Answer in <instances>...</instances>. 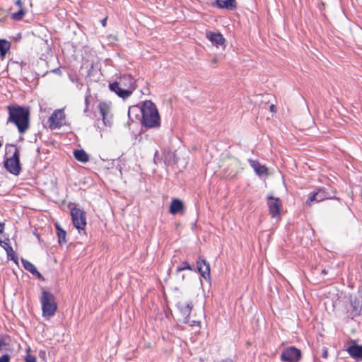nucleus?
<instances>
[{
	"label": "nucleus",
	"mask_w": 362,
	"mask_h": 362,
	"mask_svg": "<svg viewBox=\"0 0 362 362\" xmlns=\"http://www.w3.org/2000/svg\"><path fill=\"white\" fill-rule=\"evenodd\" d=\"M8 117L6 123L14 124L19 133L24 134L30 127V110L25 106L18 105H8Z\"/></svg>",
	"instance_id": "nucleus-1"
},
{
	"label": "nucleus",
	"mask_w": 362,
	"mask_h": 362,
	"mask_svg": "<svg viewBox=\"0 0 362 362\" xmlns=\"http://www.w3.org/2000/svg\"><path fill=\"white\" fill-rule=\"evenodd\" d=\"M142 124L148 128H158L160 126V118L156 105L150 100L145 101L141 108Z\"/></svg>",
	"instance_id": "nucleus-2"
},
{
	"label": "nucleus",
	"mask_w": 362,
	"mask_h": 362,
	"mask_svg": "<svg viewBox=\"0 0 362 362\" xmlns=\"http://www.w3.org/2000/svg\"><path fill=\"white\" fill-rule=\"evenodd\" d=\"M8 147L13 148L14 151L11 157L5 159L4 166L8 173L14 175H18L22 170L20 162V151L16 145L6 144V149L7 150Z\"/></svg>",
	"instance_id": "nucleus-3"
},
{
	"label": "nucleus",
	"mask_w": 362,
	"mask_h": 362,
	"mask_svg": "<svg viewBox=\"0 0 362 362\" xmlns=\"http://www.w3.org/2000/svg\"><path fill=\"white\" fill-rule=\"evenodd\" d=\"M40 301L42 303V315L44 317L53 316L57 309L54 296L49 291H44L42 293Z\"/></svg>",
	"instance_id": "nucleus-4"
},
{
	"label": "nucleus",
	"mask_w": 362,
	"mask_h": 362,
	"mask_svg": "<svg viewBox=\"0 0 362 362\" xmlns=\"http://www.w3.org/2000/svg\"><path fill=\"white\" fill-rule=\"evenodd\" d=\"M71 216L73 225L79 233L84 231L86 226V215L85 211L76 206L71 208Z\"/></svg>",
	"instance_id": "nucleus-5"
},
{
	"label": "nucleus",
	"mask_w": 362,
	"mask_h": 362,
	"mask_svg": "<svg viewBox=\"0 0 362 362\" xmlns=\"http://www.w3.org/2000/svg\"><path fill=\"white\" fill-rule=\"evenodd\" d=\"M329 187H321L317 189V191L312 194L308 199L306 201L308 205H310L311 202H320L325 199H332L334 195V193H331Z\"/></svg>",
	"instance_id": "nucleus-6"
},
{
	"label": "nucleus",
	"mask_w": 362,
	"mask_h": 362,
	"mask_svg": "<svg viewBox=\"0 0 362 362\" xmlns=\"http://www.w3.org/2000/svg\"><path fill=\"white\" fill-rule=\"evenodd\" d=\"M300 358V350L293 346L284 349L281 354V360L283 362H299Z\"/></svg>",
	"instance_id": "nucleus-7"
},
{
	"label": "nucleus",
	"mask_w": 362,
	"mask_h": 362,
	"mask_svg": "<svg viewBox=\"0 0 362 362\" xmlns=\"http://www.w3.org/2000/svg\"><path fill=\"white\" fill-rule=\"evenodd\" d=\"M98 109L104 125L111 127L112 117L111 115V103L102 101L98 105Z\"/></svg>",
	"instance_id": "nucleus-8"
},
{
	"label": "nucleus",
	"mask_w": 362,
	"mask_h": 362,
	"mask_svg": "<svg viewBox=\"0 0 362 362\" xmlns=\"http://www.w3.org/2000/svg\"><path fill=\"white\" fill-rule=\"evenodd\" d=\"M196 264L197 269L200 275L205 280H209L211 279V269L209 263L203 256L199 255L196 260Z\"/></svg>",
	"instance_id": "nucleus-9"
},
{
	"label": "nucleus",
	"mask_w": 362,
	"mask_h": 362,
	"mask_svg": "<svg viewBox=\"0 0 362 362\" xmlns=\"http://www.w3.org/2000/svg\"><path fill=\"white\" fill-rule=\"evenodd\" d=\"M267 205L269 207V214L272 218L280 217V209L281 204L279 198L274 197L272 195L267 197Z\"/></svg>",
	"instance_id": "nucleus-10"
},
{
	"label": "nucleus",
	"mask_w": 362,
	"mask_h": 362,
	"mask_svg": "<svg viewBox=\"0 0 362 362\" xmlns=\"http://www.w3.org/2000/svg\"><path fill=\"white\" fill-rule=\"evenodd\" d=\"M176 307L183 317L182 322L184 324H189L190 315L193 308L192 301H179L177 303Z\"/></svg>",
	"instance_id": "nucleus-11"
},
{
	"label": "nucleus",
	"mask_w": 362,
	"mask_h": 362,
	"mask_svg": "<svg viewBox=\"0 0 362 362\" xmlns=\"http://www.w3.org/2000/svg\"><path fill=\"white\" fill-rule=\"evenodd\" d=\"M65 115L63 110H54L48 119L50 129H55L62 127Z\"/></svg>",
	"instance_id": "nucleus-12"
},
{
	"label": "nucleus",
	"mask_w": 362,
	"mask_h": 362,
	"mask_svg": "<svg viewBox=\"0 0 362 362\" xmlns=\"http://www.w3.org/2000/svg\"><path fill=\"white\" fill-rule=\"evenodd\" d=\"M119 84L122 86L124 90H130L131 94L135 89L136 81L129 74H125L121 76L118 81Z\"/></svg>",
	"instance_id": "nucleus-13"
},
{
	"label": "nucleus",
	"mask_w": 362,
	"mask_h": 362,
	"mask_svg": "<svg viewBox=\"0 0 362 362\" xmlns=\"http://www.w3.org/2000/svg\"><path fill=\"white\" fill-rule=\"evenodd\" d=\"M109 88L111 91L115 93L119 97L124 99L131 95V90L122 88V86L119 84L118 81L110 83Z\"/></svg>",
	"instance_id": "nucleus-14"
},
{
	"label": "nucleus",
	"mask_w": 362,
	"mask_h": 362,
	"mask_svg": "<svg viewBox=\"0 0 362 362\" xmlns=\"http://www.w3.org/2000/svg\"><path fill=\"white\" fill-rule=\"evenodd\" d=\"M247 161L258 176L268 175V168L265 165H261L258 160L249 158Z\"/></svg>",
	"instance_id": "nucleus-15"
},
{
	"label": "nucleus",
	"mask_w": 362,
	"mask_h": 362,
	"mask_svg": "<svg viewBox=\"0 0 362 362\" xmlns=\"http://www.w3.org/2000/svg\"><path fill=\"white\" fill-rule=\"evenodd\" d=\"M206 37L216 47L223 45L226 42L225 38L221 33L209 32L206 33Z\"/></svg>",
	"instance_id": "nucleus-16"
},
{
	"label": "nucleus",
	"mask_w": 362,
	"mask_h": 362,
	"mask_svg": "<svg viewBox=\"0 0 362 362\" xmlns=\"http://www.w3.org/2000/svg\"><path fill=\"white\" fill-rule=\"evenodd\" d=\"M216 6L220 8L235 10L237 8L236 0H216Z\"/></svg>",
	"instance_id": "nucleus-17"
},
{
	"label": "nucleus",
	"mask_w": 362,
	"mask_h": 362,
	"mask_svg": "<svg viewBox=\"0 0 362 362\" xmlns=\"http://www.w3.org/2000/svg\"><path fill=\"white\" fill-rule=\"evenodd\" d=\"M348 353L351 356L356 359H362V346L361 345H351L349 346Z\"/></svg>",
	"instance_id": "nucleus-18"
},
{
	"label": "nucleus",
	"mask_w": 362,
	"mask_h": 362,
	"mask_svg": "<svg viewBox=\"0 0 362 362\" xmlns=\"http://www.w3.org/2000/svg\"><path fill=\"white\" fill-rule=\"evenodd\" d=\"M183 209L184 205L180 199H173L170 206V213L171 214L175 215L182 211Z\"/></svg>",
	"instance_id": "nucleus-19"
},
{
	"label": "nucleus",
	"mask_w": 362,
	"mask_h": 362,
	"mask_svg": "<svg viewBox=\"0 0 362 362\" xmlns=\"http://www.w3.org/2000/svg\"><path fill=\"white\" fill-rule=\"evenodd\" d=\"M11 42L5 39H0V60H4L11 48Z\"/></svg>",
	"instance_id": "nucleus-20"
},
{
	"label": "nucleus",
	"mask_w": 362,
	"mask_h": 362,
	"mask_svg": "<svg viewBox=\"0 0 362 362\" xmlns=\"http://www.w3.org/2000/svg\"><path fill=\"white\" fill-rule=\"evenodd\" d=\"M74 156L76 160L81 163H86L89 160L88 155L83 149L75 150L74 152Z\"/></svg>",
	"instance_id": "nucleus-21"
},
{
	"label": "nucleus",
	"mask_w": 362,
	"mask_h": 362,
	"mask_svg": "<svg viewBox=\"0 0 362 362\" xmlns=\"http://www.w3.org/2000/svg\"><path fill=\"white\" fill-rule=\"evenodd\" d=\"M56 230H57V235L58 238V242L60 245H64L66 243V232L60 227L59 224H56Z\"/></svg>",
	"instance_id": "nucleus-22"
},
{
	"label": "nucleus",
	"mask_w": 362,
	"mask_h": 362,
	"mask_svg": "<svg viewBox=\"0 0 362 362\" xmlns=\"http://www.w3.org/2000/svg\"><path fill=\"white\" fill-rule=\"evenodd\" d=\"M351 307L352 308L351 311V315L353 316H358L360 314L361 311V305L358 300L355 299L354 300H351Z\"/></svg>",
	"instance_id": "nucleus-23"
},
{
	"label": "nucleus",
	"mask_w": 362,
	"mask_h": 362,
	"mask_svg": "<svg viewBox=\"0 0 362 362\" xmlns=\"http://www.w3.org/2000/svg\"><path fill=\"white\" fill-rule=\"evenodd\" d=\"M185 269L196 272V269L191 264H189L188 262L184 261L181 262L179 267H177L176 273L178 274L179 272H182Z\"/></svg>",
	"instance_id": "nucleus-24"
},
{
	"label": "nucleus",
	"mask_w": 362,
	"mask_h": 362,
	"mask_svg": "<svg viewBox=\"0 0 362 362\" xmlns=\"http://www.w3.org/2000/svg\"><path fill=\"white\" fill-rule=\"evenodd\" d=\"M21 262L24 269L33 274L37 269L35 266L28 260L21 258Z\"/></svg>",
	"instance_id": "nucleus-25"
},
{
	"label": "nucleus",
	"mask_w": 362,
	"mask_h": 362,
	"mask_svg": "<svg viewBox=\"0 0 362 362\" xmlns=\"http://www.w3.org/2000/svg\"><path fill=\"white\" fill-rule=\"evenodd\" d=\"M6 254L8 259H11L16 264H18V258L17 255H16L13 247H9L8 250H7Z\"/></svg>",
	"instance_id": "nucleus-26"
},
{
	"label": "nucleus",
	"mask_w": 362,
	"mask_h": 362,
	"mask_svg": "<svg viewBox=\"0 0 362 362\" xmlns=\"http://www.w3.org/2000/svg\"><path fill=\"white\" fill-rule=\"evenodd\" d=\"M25 10L23 8H21L19 9L18 11L16 12V13H13L11 14V18L14 21H21L24 15H25Z\"/></svg>",
	"instance_id": "nucleus-27"
},
{
	"label": "nucleus",
	"mask_w": 362,
	"mask_h": 362,
	"mask_svg": "<svg viewBox=\"0 0 362 362\" xmlns=\"http://www.w3.org/2000/svg\"><path fill=\"white\" fill-rule=\"evenodd\" d=\"M0 245L5 250V251H7L9 247H12L8 238H6L4 240H1L0 238Z\"/></svg>",
	"instance_id": "nucleus-28"
},
{
	"label": "nucleus",
	"mask_w": 362,
	"mask_h": 362,
	"mask_svg": "<svg viewBox=\"0 0 362 362\" xmlns=\"http://www.w3.org/2000/svg\"><path fill=\"white\" fill-rule=\"evenodd\" d=\"M25 362H37L36 361V357L34 356H32L30 354H28L25 357Z\"/></svg>",
	"instance_id": "nucleus-29"
},
{
	"label": "nucleus",
	"mask_w": 362,
	"mask_h": 362,
	"mask_svg": "<svg viewBox=\"0 0 362 362\" xmlns=\"http://www.w3.org/2000/svg\"><path fill=\"white\" fill-rule=\"evenodd\" d=\"M10 356L8 354H6L0 357V362H10Z\"/></svg>",
	"instance_id": "nucleus-30"
},
{
	"label": "nucleus",
	"mask_w": 362,
	"mask_h": 362,
	"mask_svg": "<svg viewBox=\"0 0 362 362\" xmlns=\"http://www.w3.org/2000/svg\"><path fill=\"white\" fill-rule=\"evenodd\" d=\"M321 356L324 358H327L328 357V350L327 348H326L325 346L322 348V352Z\"/></svg>",
	"instance_id": "nucleus-31"
},
{
	"label": "nucleus",
	"mask_w": 362,
	"mask_h": 362,
	"mask_svg": "<svg viewBox=\"0 0 362 362\" xmlns=\"http://www.w3.org/2000/svg\"><path fill=\"white\" fill-rule=\"evenodd\" d=\"M39 357L45 361H46V351L44 350H40L39 351Z\"/></svg>",
	"instance_id": "nucleus-32"
},
{
	"label": "nucleus",
	"mask_w": 362,
	"mask_h": 362,
	"mask_svg": "<svg viewBox=\"0 0 362 362\" xmlns=\"http://www.w3.org/2000/svg\"><path fill=\"white\" fill-rule=\"evenodd\" d=\"M32 274L39 279H43L42 275L37 271V269H36Z\"/></svg>",
	"instance_id": "nucleus-33"
},
{
	"label": "nucleus",
	"mask_w": 362,
	"mask_h": 362,
	"mask_svg": "<svg viewBox=\"0 0 362 362\" xmlns=\"http://www.w3.org/2000/svg\"><path fill=\"white\" fill-rule=\"evenodd\" d=\"M90 97V93H88V94H86V98H85V105L87 107H88V105H89Z\"/></svg>",
	"instance_id": "nucleus-34"
},
{
	"label": "nucleus",
	"mask_w": 362,
	"mask_h": 362,
	"mask_svg": "<svg viewBox=\"0 0 362 362\" xmlns=\"http://www.w3.org/2000/svg\"><path fill=\"white\" fill-rule=\"evenodd\" d=\"M6 346V343L4 339L2 337H0V351L2 349L3 347Z\"/></svg>",
	"instance_id": "nucleus-35"
},
{
	"label": "nucleus",
	"mask_w": 362,
	"mask_h": 362,
	"mask_svg": "<svg viewBox=\"0 0 362 362\" xmlns=\"http://www.w3.org/2000/svg\"><path fill=\"white\" fill-rule=\"evenodd\" d=\"M16 5L20 7V8H23V2L21 0H16L15 1Z\"/></svg>",
	"instance_id": "nucleus-36"
},
{
	"label": "nucleus",
	"mask_w": 362,
	"mask_h": 362,
	"mask_svg": "<svg viewBox=\"0 0 362 362\" xmlns=\"http://www.w3.org/2000/svg\"><path fill=\"white\" fill-rule=\"evenodd\" d=\"M52 72L57 74H62L61 70L59 69V68H57V69H54L52 70Z\"/></svg>",
	"instance_id": "nucleus-37"
},
{
	"label": "nucleus",
	"mask_w": 362,
	"mask_h": 362,
	"mask_svg": "<svg viewBox=\"0 0 362 362\" xmlns=\"http://www.w3.org/2000/svg\"><path fill=\"white\" fill-rule=\"evenodd\" d=\"M106 21H107V18H105L101 21V23H102L103 26H104V27L106 25Z\"/></svg>",
	"instance_id": "nucleus-38"
},
{
	"label": "nucleus",
	"mask_w": 362,
	"mask_h": 362,
	"mask_svg": "<svg viewBox=\"0 0 362 362\" xmlns=\"http://www.w3.org/2000/svg\"><path fill=\"white\" fill-rule=\"evenodd\" d=\"M196 323L200 324V322H197V321H195V320H193V321L192 322V323H190V322H189V325H190L191 326H193V325H194Z\"/></svg>",
	"instance_id": "nucleus-39"
},
{
	"label": "nucleus",
	"mask_w": 362,
	"mask_h": 362,
	"mask_svg": "<svg viewBox=\"0 0 362 362\" xmlns=\"http://www.w3.org/2000/svg\"><path fill=\"white\" fill-rule=\"evenodd\" d=\"M216 63H217V59H216V58H215V59H214L211 61V64H216Z\"/></svg>",
	"instance_id": "nucleus-40"
},
{
	"label": "nucleus",
	"mask_w": 362,
	"mask_h": 362,
	"mask_svg": "<svg viewBox=\"0 0 362 362\" xmlns=\"http://www.w3.org/2000/svg\"><path fill=\"white\" fill-rule=\"evenodd\" d=\"M88 107L86 106V107L83 110L84 113H86L88 112Z\"/></svg>",
	"instance_id": "nucleus-41"
},
{
	"label": "nucleus",
	"mask_w": 362,
	"mask_h": 362,
	"mask_svg": "<svg viewBox=\"0 0 362 362\" xmlns=\"http://www.w3.org/2000/svg\"><path fill=\"white\" fill-rule=\"evenodd\" d=\"M221 362H232L230 359L223 360Z\"/></svg>",
	"instance_id": "nucleus-42"
},
{
	"label": "nucleus",
	"mask_w": 362,
	"mask_h": 362,
	"mask_svg": "<svg viewBox=\"0 0 362 362\" xmlns=\"http://www.w3.org/2000/svg\"><path fill=\"white\" fill-rule=\"evenodd\" d=\"M274 107H274V105H272L270 106V109H271V110H272V111H274Z\"/></svg>",
	"instance_id": "nucleus-43"
},
{
	"label": "nucleus",
	"mask_w": 362,
	"mask_h": 362,
	"mask_svg": "<svg viewBox=\"0 0 362 362\" xmlns=\"http://www.w3.org/2000/svg\"><path fill=\"white\" fill-rule=\"evenodd\" d=\"M182 280L185 279V276L184 275L182 276Z\"/></svg>",
	"instance_id": "nucleus-44"
}]
</instances>
